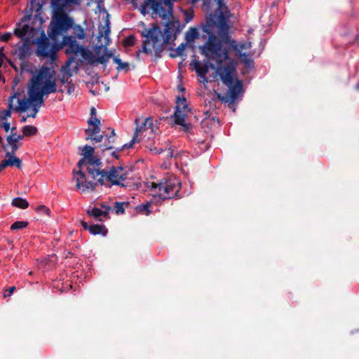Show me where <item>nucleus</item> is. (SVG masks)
I'll return each instance as SVG.
<instances>
[{"label":"nucleus","instance_id":"1","mask_svg":"<svg viewBox=\"0 0 359 359\" xmlns=\"http://www.w3.org/2000/svg\"><path fill=\"white\" fill-rule=\"evenodd\" d=\"M227 13H221L217 25V36L209 34L208 39L202 48V53L215 63V73L219 76L222 82L228 88L227 97L231 102H236L239 95L243 92V83L236 77L235 62L229 58L228 50L222 47V43L229 45L237 56L241 57L248 66L253 64L249 55L243 53V50L251 47L250 42L237 43L230 36Z\"/></svg>","mask_w":359,"mask_h":359},{"label":"nucleus","instance_id":"2","mask_svg":"<svg viewBox=\"0 0 359 359\" xmlns=\"http://www.w3.org/2000/svg\"><path fill=\"white\" fill-rule=\"evenodd\" d=\"M57 91L55 72L52 67L42 66L32 77L27 88V96L24 90H18L8 99V108L0 111V120L6 121L11 116V111H30L28 117L34 118L43 104V96Z\"/></svg>","mask_w":359,"mask_h":359},{"label":"nucleus","instance_id":"3","mask_svg":"<svg viewBox=\"0 0 359 359\" xmlns=\"http://www.w3.org/2000/svg\"><path fill=\"white\" fill-rule=\"evenodd\" d=\"M13 34L20 39L15 45V54L23 60L31 52V46L36 44V54L42 59L53 61L58 50L57 41L47 36L41 27H34L29 20L22 19L16 25Z\"/></svg>","mask_w":359,"mask_h":359},{"label":"nucleus","instance_id":"4","mask_svg":"<svg viewBox=\"0 0 359 359\" xmlns=\"http://www.w3.org/2000/svg\"><path fill=\"white\" fill-rule=\"evenodd\" d=\"M186 15L184 24H181L179 20H175V18L166 22L164 33L161 32V29L157 25H154L151 28L144 29L141 35L146 38V39L143 42L142 48L138 51V53L143 52L148 55H154L156 57H161L163 46L170 43V41L175 40L185 24L192 20V14L188 15L186 13Z\"/></svg>","mask_w":359,"mask_h":359},{"label":"nucleus","instance_id":"5","mask_svg":"<svg viewBox=\"0 0 359 359\" xmlns=\"http://www.w3.org/2000/svg\"><path fill=\"white\" fill-rule=\"evenodd\" d=\"M130 169L128 166H111L107 170L99 168L91 177L100 185L111 187L114 185L124 187V182L128 179Z\"/></svg>","mask_w":359,"mask_h":359},{"label":"nucleus","instance_id":"6","mask_svg":"<svg viewBox=\"0 0 359 359\" xmlns=\"http://www.w3.org/2000/svg\"><path fill=\"white\" fill-rule=\"evenodd\" d=\"M62 44L65 48V53L69 55L67 62V65L75 62L76 65H80L83 61H88L89 63H93V54L83 46L80 45L72 36H64Z\"/></svg>","mask_w":359,"mask_h":359},{"label":"nucleus","instance_id":"7","mask_svg":"<svg viewBox=\"0 0 359 359\" xmlns=\"http://www.w3.org/2000/svg\"><path fill=\"white\" fill-rule=\"evenodd\" d=\"M181 188L180 180L175 177L164 178L159 183H152L151 190L155 196L162 200L172 198L178 196Z\"/></svg>","mask_w":359,"mask_h":359},{"label":"nucleus","instance_id":"8","mask_svg":"<svg viewBox=\"0 0 359 359\" xmlns=\"http://www.w3.org/2000/svg\"><path fill=\"white\" fill-rule=\"evenodd\" d=\"M139 121L140 118H136L135 124L137 127L132 140L129 143L124 144L118 151H121L125 148H131L135 143L139 142L143 136L145 137L148 134V138H151V136L156 133L157 127L154 124V120L151 117L144 118V122L141 124H139Z\"/></svg>","mask_w":359,"mask_h":359},{"label":"nucleus","instance_id":"9","mask_svg":"<svg viewBox=\"0 0 359 359\" xmlns=\"http://www.w3.org/2000/svg\"><path fill=\"white\" fill-rule=\"evenodd\" d=\"M95 149L89 145H86L82 149L83 157L77 163L79 168L81 169L83 165L87 167L88 174L92 177L95 172L102 168V161L100 158L94 156Z\"/></svg>","mask_w":359,"mask_h":359},{"label":"nucleus","instance_id":"10","mask_svg":"<svg viewBox=\"0 0 359 359\" xmlns=\"http://www.w3.org/2000/svg\"><path fill=\"white\" fill-rule=\"evenodd\" d=\"M109 33H110V29L109 27V23L107 24V27L104 31H102L99 33V35L97 36L98 41H100L101 38L104 36V43H100L98 47L97 50H96L97 54L99 53L101 49L104 50V54L95 57L93 55V63H91L92 65H94L95 63H101L106 66L107 63L109 60V59L112 57V53L110 51H108L107 49V46H108L110 43V39H109Z\"/></svg>","mask_w":359,"mask_h":359},{"label":"nucleus","instance_id":"11","mask_svg":"<svg viewBox=\"0 0 359 359\" xmlns=\"http://www.w3.org/2000/svg\"><path fill=\"white\" fill-rule=\"evenodd\" d=\"M72 25V20L67 15L59 16L49 26L48 35L52 40L58 41L60 34L65 32Z\"/></svg>","mask_w":359,"mask_h":359},{"label":"nucleus","instance_id":"12","mask_svg":"<svg viewBox=\"0 0 359 359\" xmlns=\"http://www.w3.org/2000/svg\"><path fill=\"white\" fill-rule=\"evenodd\" d=\"M89 126H92L93 128H88L86 130V133L88 135V139H90L95 143L100 142L103 140L104 135H100L94 137L96 134L100 131V121L96 118V109L95 107L90 109V118L88 121Z\"/></svg>","mask_w":359,"mask_h":359},{"label":"nucleus","instance_id":"13","mask_svg":"<svg viewBox=\"0 0 359 359\" xmlns=\"http://www.w3.org/2000/svg\"><path fill=\"white\" fill-rule=\"evenodd\" d=\"M73 175V180L76 181V187L82 193L94 191L95 186L99 184L97 180H94V182L87 181L86 175L80 168H79L78 171H74Z\"/></svg>","mask_w":359,"mask_h":359},{"label":"nucleus","instance_id":"14","mask_svg":"<svg viewBox=\"0 0 359 359\" xmlns=\"http://www.w3.org/2000/svg\"><path fill=\"white\" fill-rule=\"evenodd\" d=\"M190 66L197 73L198 76L203 79V81L207 82V74L209 70V62H203L196 59V56L194 55L191 60Z\"/></svg>","mask_w":359,"mask_h":359},{"label":"nucleus","instance_id":"15","mask_svg":"<svg viewBox=\"0 0 359 359\" xmlns=\"http://www.w3.org/2000/svg\"><path fill=\"white\" fill-rule=\"evenodd\" d=\"M102 209L94 207L90 210H88L87 213L90 217H94L96 219L102 220V218H108L109 213L111 210V208L109 205H102Z\"/></svg>","mask_w":359,"mask_h":359},{"label":"nucleus","instance_id":"16","mask_svg":"<svg viewBox=\"0 0 359 359\" xmlns=\"http://www.w3.org/2000/svg\"><path fill=\"white\" fill-rule=\"evenodd\" d=\"M81 226L85 230H88L93 235L101 234L102 236H106L107 233V229L102 224L88 225L86 222L82 221Z\"/></svg>","mask_w":359,"mask_h":359},{"label":"nucleus","instance_id":"17","mask_svg":"<svg viewBox=\"0 0 359 359\" xmlns=\"http://www.w3.org/2000/svg\"><path fill=\"white\" fill-rule=\"evenodd\" d=\"M71 76V74L69 72H66L62 78H60V83L62 86L61 89H60V91L67 92V94L71 95L72 92L74 91V84L68 81V79Z\"/></svg>","mask_w":359,"mask_h":359},{"label":"nucleus","instance_id":"18","mask_svg":"<svg viewBox=\"0 0 359 359\" xmlns=\"http://www.w3.org/2000/svg\"><path fill=\"white\" fill-rule=\"evenodd\" d=\"M6 140L10 147V149L6 151V154H15L17 150L20 147L21 144L14 139L11 135L7 136Z\"/></svg>","mask_w":359,"mask_h":359},{"label":"nucleus","instance_id":"19","mask_svg":"<svg viewBox=\"0 0 359 359\" xmlns=\"http://www.w3.org/2000/svg\"><path fill=\"white\" fill-rule=\"evenodd\" d=\"M188 110L175 109L174 114L172 116V118L175 124L183 125L187 112Z\"/></svg>","mask_w":359,"mask_h":359},{"label":"nucleus","instance_id":"20","mask_svg":"<svg viewBox=\"0 0 359 359\" xmlns=\"http://www.w3.org/2000/svg\"><path fill=\"white\" fill-rule=\"evenodd\" d=\"M114 62L118 65L116 67L118 72L124 71L125 72H128L130 70L129 64L126 62H122L117 56L114 57Z\"/></svg>","mask_w":359,"mask_h":359},{"label":"nucleus","instance_id":"21","mask_svg":"<svg viewBox=\"0 0 359 359\" xmlns=\"http://www.w3.org/2000/svg\"><path fill=\"white\" fill-rule=\"evenodd\" d=\"M11 204L13 206L21 209H26L29 206V203L27 200L20 197L13 198Z\"/></svg>","mask_w":359,"mask_h":359},{"label":"nucleus","instance_id":"22","mask_svg":"<svg viewBox=\"0 0 359 359\" xmlns=\"http://www.w3.org/2000/svg\"><path fill=\"white\" fill-rule=\"evenodd\" d=\"M219 123V119L217 117L205 118L202 122L201 125L203 128H209L212 126H218Z\"/></svg>","mask_w":359,"mask_h":359},{"label":"nucleus","instance_id":"23","mask_svg":"<svg viewBox=\"0 0 359 359\" xmlns=\"http://www.w3.org/2000/svg\"><path fill=\"white\" fill-rule=\"evenodd\" d=\"M15 154H6L8 157V161L10 166H16L18 168H20L22 165V162L20 159L15 156Z\"/></svg>","mask_w":359,"mask_h":359},{"label":"nucleus","instance_id":"24","mask_svg":"<svg viewBox=\"0 0 359 359\" xmlns=\"http://www.w3.org/2000/svg\"><path fill=\"white\" fill-rule=\"evenodd\" d=\"M23 135L33 136L37 133V128L35 126L27 125L22 128Z\"/></svg>","mask_w":359,"mask_h":359},{"label":"nucleus","instance_id":"25","mask_svg":"<svg viewBox=\"0 0 359 359\" xmlns=\"http://www.w3.org/2000/svg\"><path fill=\"white\" fill-rule=\"evenodd\" d=\"M186 102L187 100L184 95L177 97L175 109L189 110Z\"/></svg>","mask_w":359,"mask_h":359},{"label":"nucleus","instance_id":"26","mask_svg":"<svg viewBox=\"0 0 359 359\" xmlns=\"http://www.w3.org/2000/svg\"><path fill=\"white\" fill-rule=\"evenodd\" d=\"M198 36V31L196 27H191L186 33V38L187 41H193Z\"/></svg>","mask_w":359,"mask_h":359},{"label":"nucleus","instance_id":"27","mask_svg":"<svg viewBox=\"0 0 359 359\" xmlns=\"http://www.w3.org/2000/svg\"><path fill=\"white\" fill-rule=\"evenodd\" d=\"M45 4V0H31L30 7L32 11H39Z\"/></svg>","mask_w":359,"mask_h":359},{"label":"nucleus","instance_id":"28","mask_svg":"<svg viewBox=\"0 0 359 359\" xmlns=\"http://www.w3.org/2000/svg\"><path fill=\"white\" fill-rule=\"evenodd\" d=\"M28 226V222L25 221H17L11 226V230H18L26 228Z\"/></svg>","mask_w":359,"mask_h":359},{"label":"nucleus","instance_id":"29","mask_svg":"<svg viewBox=\"0 0 359 359\" xmlns=\"http://www.w3.org/2000/svg\"><path fill=\"white\" fill-rule=\"evenodd\" d=\"M218 4V11H219V17L221 13H223L224 14L227 13L228 18H229V11L227 10V8L223 4V0H217Z\"/></svg>","mask_w":359,"mask_h":359},{"label":"nucleus","instance_id":"30","mask_svg":"<svg viewBox=\"0 0 359 359\" xmlns=\"http://www.w3.org/2000/svg\"><path fill=\"white\" fill-rule=\"evenodd\" d=\"M74 33L78 39H83L85 38L84 30L80 26H77L74 28Z\"/></svg>","mask_w":359,"mask_h":359},{"label":"nucleus","instance_id":"31","mask_svg":"<svg viewBox=\"0 0 359 359\" xmlns=\"http://www.w3.org/2000/svg\"><path fill=\"white\" fill-rule=\"evenodd\" d=\"M135 42V37L133 35L127 36L123 41V43L126 46H132L134 45Z\"/></svg>","mask_w":359,"mask_h":359},{"label":"nucleus","instance_id":"32","mask_svg":"<svg viewBox=\"0 0 359 359\" xmlns=\"http://www.w3.org/2000/svg\"><path fill=\"white\" fill-rule=\"evenodd\" d=\"M114 208H115V212L116 214H122L124 212V210H125L124 203H120V202H116Z\"/></svg>","mask_w":359,"mask_h":359},{"label":"nucleus","instance_id":"33","mask_svg":"<svg viewBox=\"0 0 359 359\" xmlns=\"http://www.w3.org/2000/svg\"><path fill=\"white\" fill-rule=\"evenodd\" d=\"M150 203H147L145 204H142L138 206L137 209L140 212H145L147 215H149L150 213L149 210Z\"/></svg>","mask_w":359,"mask_h":359},{"label":"nucleus","instance_id":"34","mask_svg":"<svg viewBox=\"0 0 359 359\" xmlns=\"http://www.w3.org/2000/svg\"><path fill=\"white\" fill-rule=\"evenodd\" d=\"M36 211L39 212V213H41V214H44V215H46L48 216H50V210L48 208H47L46 206L45 205H39L37 208H36Z\"/></svg>","mask_w":359,"mask_h":359},{"label":"nucleus","instance_id":"35","mask_svg":"<svg viewBox=\"0 0 359 359\" xmlns=\"http://www.w3.org/2000/svg\"><path fill=\"white\" fill-rule=\"evenodd\" d=\"M13 36V34L11 32H6L4 34L0 33V41L6 42L9 41Z\"/></svg>","mask_w":359,"mask_h":359},{"label":"nucleus","instance_id":"36","mask_svg":"<svg viewBox=\"0 0 359 359\" xmlns=\"http://www.w3.org/2000/svg\"><path fill=\"white\" fill-rule=\"evenodd\" d=\"M13 130H16V127H13L11 128V135L18 142H20V140H22L24 138L23 134L22 135H17V133H13Z\"/></svg>","mask_w":359,"mask_h":359},{"label":"nucleus","instance_id":"37","mask_svg":"<svg viewBox=\"0 0 359 359\" xmlns=\"http://www.w3.org/2000/svg\"><path fill=\"white\" fill-rule=\"evenodd\" d=\"M15 290V286L10 287L9 288L5 290V291L4 292V297H7L11 296V294L13 293V292Z\"/></svg>","mask_w":359,"mask_h":359},{"label":"nucleus","instance_id":"38","mask_svg":"<svg viewBox=\"0 0 359 359\" xmlns=\"http://www.w3.org/2000/svg\"><path fill=\"white\" fill-rule=\"evenodd\" d=\"M0 128H4L6 133H8L10 130H11L10 123L7 121H4L0 123Z\"/></svg>","mask_w":359,"mask_h":359},{"label":"nucleus","instance_id":"39","mask_svg":"<svg viewBox=\"0 0 359 359\" xmlns=\"http://www.w3.org/2000/svg\"><path fill=\"white\" fill-rule=\"evenodd\" d=\"M185 46H186V44L184 43H181L177 48H176V52H177V55H182L183 54V52H184V50L185 48Z\"/></svg>","mask_w":359,"mask_h":359},{"label":"nucleus","instance_id":"40","mask_svg":"<svg viewBox=\"0 0 359 359\" xmlns=\"http://www.w3.org/2000/svg\"><path fill=\"white\" fill-rule=\"evenodd\" d=\"M4 48L3 47H1L0 48V67L2 66L4 59L6 58V55L4 53Z\"/></svg>","mask_w":359,"mask_h":359},{"label":"nucleus","instance_id":"41","mask_svg":"<svg viewBox=\"0 0 359 359\" xmlns=\"http://www.w3.org/2000/svg\"><path fill=\"white\" fill-rule=\"evenodd\" d=\"M0 165H1V168H3V170H4L6 167H7V166L10 165H9L8 159H5V160L2 161H1V163H0Z\"/></svg>","mask_w":359,"mask_h":359},{"label":"nucleus","instance_id":"42","mask_svg":"<svg viewBox=\"0 0 359 359\" xmlns=\"http://www.w3.org/2000/svg\"><path fill=\"white\" fill-rule=\"evenodd\" d=\"M151 151L155 152L156 154H161L164 150L163 149H157L154 147V149H151Z\"/></svg>","mask_w":359,"mask_h":359},{"label":"nucleus","instance_id":"43","mask_svg":"<svg viewBox=\"0 0 359 359\" xmlns=\"http://www.w3.org/2000/svg\"><path fill=\"white\" fill-rule=\"evenodd\" d=\"M181 126L183 127L184 131L187 132L189 130V125L185 123L184 121L183 122V125H181Z\"/></svg>","mask_w":359,"mask_h":359},{"label":"nucleus","instance_id":"44","mask_svg":"<svg viewBox=\"0 0 359 359\" xmlns=\"http://www.w3.org/2000/svg\"><path fill=\"white\" fill-rule=\"evenodd\" d=\"M178 90L182 93L185 91V88L182 85L178 86Z\"/></svg>","mask_w":359,"mask_h":359},{"label":"nucleus","instance_id":"45","mask_svg":"<svg viewBox=\"0 0 359 359\" xmlns=\"http://www.w3.org/2000/svg\"><path fill=\"white\" fill-rule=\"evenodd\" d=\"M115 136V131L113 129L111 132V135L108 137L109 140L111 139V137H114Z\"/></svg>","mask_w":359,"mask_h":359},{"label":"nucleus","instance_id":"46","mask_svg":"<svg viewBox=\"0 0 359 359\" xmlns=\"http://www.w3.org/2000/svg\"><path fill=\"white\" fill-rule=\"evenodd\" d=\"M68 3L78 4L79 0H67Z\"/></svg>","mask_w":359,"mask_h":359},{"label":"nucleus","instance_id":"47","mask_svg":"<svg viewBox=\"0 0 359 359\" xmlns=\"http://www.w3.org/2000/svg\"><path fill=\"white\" fill-rule=\"evenodd\" d=\"M112 156H114L116 158H118V156L116 154V151H113Z\"/></svg>","mask_w":359,"mask_h":359},{"label":"nucleus","instance_id":"48","mask_svg":"<svg viewBox=\"0 0 359 359\" xmlns=\"http://www.w3.org/2000/svg\"><path fill=\"white\" fill-rule=\"evenodd\" d=\"M112 148H113L112 146L108 145V146H106V147L103 150L111 149Z\"/></svg>","mask_w":359,"mask_h":359},{"label":"nucleus","instance_id":"49","mask_svg":"<svg viewBox=\"0 0 359 359\" xmlns=\"http://www.w3.org/2000/svg\"><path fill=\"white\" fill-rule=\"evenodd\" d=\"M199 0H189L190 3L191 4H196V2H198Z\"/></svg>","mask_w":359,"mask_h":359},{"label":"nucleus","instance_id":"50","mask_svg":"<svg viewBox=\"0 0 359 359\" xmlns=\"http://www.w3.org/2000/svg\"><path fill=\"white\" fill-rule=\"evenodd\" d=\"M356 89L359 90V82L358 83V84L356 85Z\"/></svg>","mask_w":359,"mask_h":359},{"label":"nucleus","instance_id":"51","mask_svg":"<svg viewBox=\"0 0 359 359\" xmlns=\"http://www.w3.org/2000/svg\"><path fill=\"white\" fill-rule=\"evenodd\" d=\"M168 153L170 156H172V152L170 151V149H168Z\"/></svg>","mask_w":359,"mask_h":359},{"label":"nucleus","instance_id":"52","mask_svg":"<svg viewBox=\"0 0 359 359\" xmlns=\"http://www.w3.org/2000/svg\"><path fill=\"white\" fill-rule=\"evenodd\" d=\"M208 148V144H205V149L206 150Z\"/></svg>","mask_w":359,"mask_h":359},{"label":"nucleus","instance_id":"53","mask_svg":"<svg viewBox=\"0 0 359 359\" xmlns=\"http://www.w3.org/2000/svg\"><path fill=\"white\" fill-rule=\"evenodd\" d=\"M53 1H54V2H55V0H53Z\"/></svg>","mask_w":359,"mask_h":359}]
</instances>
